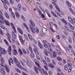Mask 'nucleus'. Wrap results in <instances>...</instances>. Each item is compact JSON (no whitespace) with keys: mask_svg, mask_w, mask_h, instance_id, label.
<instances>
[{"mask_svg":"<svg viewBox=\"0 0 75 75\" xmlns=\"http://www.w3.org/2000/svg\"><path fill=\"white\" fill-rule=\"evenodd\" d=\"M30 24L29 25V27L30 29L33 33H35L36 32L37 33H39V30L37 28H35L34 27L35 26L34 22L31 20H29Z\"/></svg>","mask_w":75,"mask_h":75,"instance_id":"nucleus-1","label":"nucleus"},{"mask_svg":"<svg viewBox=\"0 0 75 75\" xmlns=\"http://www.w3.org/2000/svg\"><path fill=\"white\" fill-rule=\"evenodd\" d=\"M13 59L14 61V62L16 64L17 66L19 67V64H20V62L18 61L17 59L15 57H14L13 58Z\"/></svg>","mask_w":75,"mask_h":75,"instance_id":"nucleus-2","label":"nucleus"},{"mask_svg":"<svg viewBox=\"0 0 75 75\" xmlns=\"http://www.w3.org/2000/svg\"><path fill=\"white\" fill-rule=\"evenodd\" d=\"M52 3L53 5L55 6V8H56L57 10L59 12H60L61 11L60 9H59V7H58V6H57V4H56V3L54 2H53V1H52Z\"/></svg>","mask_w":75,"mask_h":75,"instance_id":"nucleus-3","label":"nucleus"},{"mask_svg":"<svg viewBox=\"0 0 75 75\" xmlns=\"http://www.w3.org/2000/svg\"><path fill=\"white\" fill-rule=\"evenodd\" d=\"M4 69H6L7 72L9 73L10 72V67L6 65L5 66Z\"/></svg>","mask_w":75,"mask_h":75,"instance_id":"nucleus-4","label":"nucleus"},{"mask_svg":"<svg viewBox=\"0 0 75 75\" xmlns=\"http://www.w3.org/2000/svg\"><path fill=\"white\" fill-rule=\"evenodd\" d=\"M26 65L29 67L30 68L32 67V64H31V62H29V61L27 60L26 62Z\"/></svg>","mask_w":75,"mask_h":75,"instance_id":"nucleus-5","label":"nucleus"},{"mask_svg":"<svg viewBox=\"0 0 75 75\" xmlns=\"http://www.w3.org/2000/svg\"><path fill=\"white\" fill-rule=\"evenodd\" d=\"M22 51H23V52L25 54H29L30 53V52L28 50H27V51H26L25 49L24 48H22Z\"/></svg>","mask_w":75,"mask_h":75,"instance_id":"nucleus-6","label":"nucleus"},{"mask_svg":"<svg viewBox=\"0 0 75 75\" xmlns=\"http://www.w3.org/2000/svg\"><path fill=\"white\" fill-rule=\"evenodd\" d=\"M18 37L20 40V41L22 43L23 45H24V40H23V38L22 37V36L20 35H19Z\"/></svg>","mask_w":75,"mask_h":75,"instance_id":"nucleus-7","label":"nucleus"},{"mask_svg":"<svg viewBox=\"0 0 75 75\" xmlns=\"http://www.w3.org/2000/svg\"><path fill=\"white\" fill-rule=\"evenodd\" d=\"M8 61L9 64L10 65H11V62L12 64H14V62L13 61V60L12 59V58H9V59L8 60Z\"/></svg>","mask_w":75,"mask_h":75,"instance_id":"nucleus-8","label":"nucleus"},{"mask_svg":"<svg viewBox=\"0 0 75 75\" xmlns=\"http://www.w3.org/2000/svg\"><path fill=\"white\" fill-rule=\"evenodd\" d=\"M51 46V45L50 44L48 43L47 44V47H48V48L49 51H50L51 52H52V49L50 47Z\"/></svg>","mask_w":75,"mask_h":75,"instance_id":"nucleus-9","label":"nucleus"},{"mask_svg":"<svg viewBox=\"0 0 75 75\" xmlns=\"http://www.w3.org/2000/svg\"><path fill=\"white\" fill-rule=\"evenodd\" d=\"M11 25L12 28L14 30L15 33H17V31H16V28H15V27H14V24H13V23H11Z\"/></svg>","mask_w":75,"mask_h":75,"instance_id":"nucleus-10","label":"nucleus"},{"mask_svg":"<svg viewBox=\"0 0 75 75\" xmlns=\"http://www.w3.org/2000/svg\"><path fill=\"white\" fill-rule=\"evenodd\" d=\"M37 12L38 13H39V14H40L41 15V16L42 17V18H44V17H45L44 14L42 13V12H41V11H40V9H38Z\"/></svg>","mask_w":75,"mask_h":75,"instance_id":"nucleus-11","label":"nucleus"},{"mask_svg":"<svg viewBox=\"0 0 75 75\" xmlns=\"http://www.w3.org/2000/svg\"><path fill=\"white\" fill-rule=\"evenodd\" d=\"M12 35L13 38L15 39H16V35L14 33V31H12Z\"/></svg>","mask_w":75,"mask_h":75,"instance_id":"nucleus-12","label":"nucleus"},{"mask_svg":"<svg viewBox=\"0 0 75 75\" xmlns=\"http://www.w3.org/2000/svg\"><path fill=\"white\" fill-rule=\"evenodd\" d=\"M4 22L6 24V25H8L9 26H10V22H8V20H4Z\"/></svg>","mask_w":75,"mask_h":75,"instance_id":"nucleus-13","label":"nucleus"},{"mask_svg":"<svg viewBox=\"0 0 75 75\" xmlns=\"http://www.w3.org/2000/svg\"><path fill=\"white\" fill-rule=\"evenodd\" d=\"M42 62L45 65L44 66V67L45 68V69H46V70H47V66L46 65H47V63H46L45 62V61L44 60H43L42 61Z\"/></svg>","mask_w":75,"mask_h":75,"instance_id":"nucleus-14","label":"nucleus"},{"mask_svg":"<svg viewBox=\"0 0 75 75\" xmlns=\"http://www.w3.org/2000/svg\"><path fill=\"white\" fill-rule=\"evenodd\" d=\"M47 28H42V30L43 33L44 34H46L47 33Z\"/></svg>","mask_w":75,"mask_h":75,"instance_id":"nucleus-15","label":"nucleus"},{"mask_svg":"<svg viewBox=\"0 0 75 75\" xmlns=\"http://www.w3.org/2000/svg\"><path fill=\"white\" fill-rule=\"evenodd\" d=\"M34 68L36 73L37 74H38V70H37L38 69L37 67L36 66H34Z\"/></svg>","mask_w":75,"mask_h":75,"instance_id":"nucleus-16","label":"nucleus"},{"mask_svg":"<svg viewBox=\"0 0 75 75\" xmlns=\"http://www.w3.org/2000/svg\"><path fill=\"white\" fill-rule=\"evenodd\" d=\"M18 30L19 32L20 33H21V34H23V30H21V28H18Z\"/></svg>","mask_w":75,"mask_h":75,"instance_id":"nucleus-17","label":"nucleus"},{"mask_svg":"<svg viewBox=\"0 0 75 75\" xmlns=\"http://www.w3.org/2000/svg\"><path fill=\"white\" fill-rule=\"evenodd\" d=\"M48 66H49V67H50L51 68H54V65L52 64H51V63L50 62L48 63Z\"/></svg>","mask_w":75,"mask_h":75,"instance_id":"nucleus-18","label":"nucleus"},{"mask_svg":"<svg viewBox=\"0 0 75 75\" xmlns=\"http://www.w3.org/2000/svg\"><path fill=\"white\" fill-rule=\"evenodd\" d=\"M0 72L1 74H2V75L5 74V71H4V70L2 69H0Z\"/></svg>","mask_w":75,"mask_h":75,"instance_id":"nucleus-19","label":"nucleus"},{"mask_svg":"<svg viewBox=\"0 0 75 75\" xmlns=\"http://www.w3.org/2000/svg\"><path fill=\"white\" fill-rule=\"evenodd\" d=\"M1 62L2 64H4V59L3 57L1 58Z\"/></svg>","mask_w":75,"mask_h":75,"instance_id":"nucleus-20","label":"nucleus"},{"mask_svg":"<svg viewBox=\"0 0 75 75\" xmlns=\"http://www.w3.org/2000/svg\"><path fill=\"white\" fill-rule=\"evenodd\" d=\"M53 56L54 58H57V53L55 51H54L53 52Z\"/></svg>","mask_w":75,"mask_h":75,"instance_id":"nucleus-21","label":"nucleus"},{"mask_svg":"<svg viewBox=\"0 0 75 75\" xmlns=\"http://www.w3.org/2000/svg\"><path fill=\"white\" fill-rule=\"evenodd\" d=\"M43 42L45 43V44H44V46L45 47V48H47V44L45 43H46V42H47V41H46V40H43Z\"/></svg>","mask_w":75,"mask_h":75,"instance_id":"nucleus-22","label":"nucleus"},{"mask_svg":"<svg viewBox=\"0 0 75 75\" xmlns=\"http://www.w3.org/2000/svg\"><path fill=\"white\" fill-rule=\"evenodd\" d=\"M13 53L14 55H17L18 54L17 50H14L13 51Z\"/></svg>","mask_w":75,"mask_h":75,"instance_id":"nucleus-23","label":"nucleus"},{"mask_svg":"<svg viewBox=\"0 0 75 75\" xmlns=\"http://www.w3.org/2000/svg\"><path fill=\"white\" fill-rule=\"evenodd\" d=\"M51 13L53 16H54V17H58V16H57V15L53 11H51Z\"/></svg>","mask_w":75,"mask_h":75,"instance_id":"nucleus-24","label":"nucleus"},{"mask_svg":"<svg viewBox=\"0 0 75 75\" xmlns=\"http://www.w3.org/2000/svg\"><path fill=\"white\" fill-rule=\"evenodd\" d=\"M28 35L29 38L30 39V40L31 41H33V37H32V36H31V35L30 34H28Z\"/></svg>","mask_w":75,"mask_h":75,"instance_id":"nucleus-25","label":"nucleus"},{"mask_svg":"<svg viewBox=\"0 0 75 75\" xmlns=\"http://www.w3.org/2000/svg\"><path fill=\"white\" fill-rule=\"evenodd\" d=\"M7 51H11V46L10 45L8 47V48L7 50Z\"/></svg>","mask_w":75,"mask_h":75,"instance_id":"nucleus-26","label":"nucleus"},{"mask_svg":"<svg viewBox=\"0 0 75 75\" xmlns=\"http://www.w3.org/2000/svg\"><path fill=\"white\" fill-rule=\"evenodd\" d=\"M4 14L6 17L7 18H9L10 17H9V15L8 14V13H7V12H5L4 13Z\"/></svg>","mask_w":75,"mask_h":75,"instance_id":"nucleus-27","label":"nucleus"},{"mask_svg":"<svg viewBox=\"0 0 75 75\" xmlns=\"http://www.w3.org/2000/svg\"><path fill=\"white\" fill-rule=\"evenodd\" d=\"M68 24L69 27H70V28H71V29H72V30H74V28L73 26H72V25L70 23H68Z\"/></svg>","mask_w":75,"mask_h":75,"instance_id":"nucleus-28","label":"nucleus"},{"mask_svg":"<svg viewBox=\"0 0 75 75\" xmlns=\"http://www.w3.org/2000/svg\"><path fill=\"white\" fill-rule=\"evenodd\" d=\"M5 67V66H4V65H3L2 64H0V68L1 69H4Z\"/></svg>","mask_w":75,"mask_h":75,"instance_id":"nucleus-29","label":"nucleus"},{"mask_svg":"<svg viewBox=\"0 0 75 75\" xmlns=\"http://www.w3.org/2000/svg\"><path fill=\"white\" fill-rule=\"evenodd\" d=\"M15 14L16 15V17H18V18H19V17H20V15H19V13H18L17 12H15Z\"/></svg>","mask_w":75,"mask_h":75,"instance_id":"nucleus-30","label":"nucleus"},{"mask_svg":"<svg viewBox=\"0 0 75 75\" xmlns=\"http://www.w3.org/2000/svg\"><path fill=\"white\" fill-rule=\"evenodd\" d=\"M18 51H19V52L20 54V55L21 56L22 55V54H23V52H22L21 50L20 49H19Z\"/></svg>","mask_w":75,"mask_h":75,"instance_id":"nucleus-31","label":"nucleus"},{"mask_svg":"<svg viewBox=\"0 0 75 75\" xmlns=\"http://www.w3.org/2000/svg\"><path fill=\"white\" fill-rule=\"evenodd\" d=\"M8 2H7V1L6 0H4L2 2L4 4H6Z\"/></svg>","mask_w":75,"mask_h":75,"instance_id":"nucleus-32","label":"nucleus"},{"mask_svg":"<svg viewBox=\"0 0 75 75\" xmlns=\"http://www.w3.org/2000/svg\"><path fill=\"white\" fill-rule=\"evenodd\" d=\"M69 9L70 11H71V13L72 14H75V13L74 12V11H73V10L72 9V8H70Z\"/></svg>","mask_w":75,"mask_h":75,"instance_id":"nucleus-33","label":"nucleus"},{"mask_svg":"<svg viewBox=\"0 0 75 75\" xmlns=\"http://www.w3.org/2000/svg\"><path fill=\"white\" fill-rule=\"evenodd\" d=\"M66 3L67 5H68V6H69L70 7H71V6H72V4H71L70 2H66Z\"/></svg>","mask_w":75,"mask_h":75,"instance_id":"nucleus-34","label":"nucleus"},{"mask_svg":"<svg viewBox=\"0 0 75 75\" xmlns=\"http://www.w3.org/2000/svg\"><path fill=\"white\" fill-rule=\"evenodd\" d=\"M62 21L64 23H65L66 24H67V25L68 24V23H67V21H65V19L62 18Z\"/></svg>","mask_w":75,"mask_h":75,"instance_id":"nucleus-35","label":"nucleus"},{"mask_svg":"<svg viewBox=\"0 0 75 75\" xmlns=\"http://www.w3.org/2000/svg\"><path fill=\"white\" fill-rule=\"evenodd\" d=\"M42 70L43 71L42 72H41V73H42V72H44V73L45 74V75H47V71H44V69H42Z\"/></svg>","mask_w":75,"mask_h":75,"instance_id":"nucleus-36","label":"nucleus"},{"mask_svg":"<svg viewBox=\"0 0 75 75\" xmlns=\"http://www.w3.org/2000/svg\"><path fill=\"white\" fill-rule=\"evenodd\" d=\"M35 64H36V65H37V66H38L39 68H41V66L39 65V64L38 63H37V62H35Z\"/></svg>","mask_w":75,"mask_h":75,"instance_id":"nucleus-37","label":"nucleus"},{"mask_svg":"<svg viewBox=\"0 0 75 75\" xmlns=\"http://www.w3.org/2000/svg\"><path fill=\"white\" fill-rule=\"evenodd\" d=\"M24 36L25 38L27 40V41H29V39H28V37H27V35L26 34H24Z\"/></svg>","mask_w":75,"mask_h":75,"instance_id":"nucleus-38","label":"nucleus"},{"mask_svg":"<svg viewBox=\"0 0 75 75\" xmlns=\"http://www.w3.org/2000/svg\"><path fill=\"white\" fill-rule=\"evenodd\" d=\"M29 50H30L31 52H33V50H32V47H31L29 46Z\"/></svg>","mask_w":75,"mask_h":75,"instance_id":"nucleus-39","label":"nucleus"},{"mask_svg":"<svg viewBox=\"0 0 75 75\" xmlns=\"http://www.w3.org/2000/svg\"><path fill=\"white\" fill-rule=\"evenodd\" d=\"M64 68L65 71H67V69H68V65H65L64 66Z\"/></svg>","mask_w":75,"mask_h":75,"instance_id":"nucleus-40","label":"nucleus"},{"mask_svg":"<svg viewBox=\"0 0 75 75\" xmlns=\"http://www.w3.org/2000/svg\"><path fill=\"white\" fill-rule=\"evenodd\" d=\"M49 7L50 10H52L53 6H52V5L50 4L49 5Z\"/></svg>","mask_w":75,"mask_h":75,"instance_id":"nucleus-41","label":"nucleus"},{"mask_svg":"<svg viewBox=\"0 0 75 75\" xmlns=\"http://www.w3.org/2000/svg\"><path fill=\"white\" fill-rule=\"evenodd\" d=\"M6 35L8 37V38H11V35L9 33H6Z\"/></svg>","mask_w":75,"mask_h":75,"instance_id":"nucleus-42","label":"nucleus"},{"mask_svg":"<svg viewBox=\"0 0 75 75\" xmlns=\"http://www.w3.org/2000/svg\"><path fill=\"white\" fill-rule=\"evenodd\" d=\"M4 41L7 46H8V45H9V44H8V42H7V41L6 40H4Z\"/></svg>","mask_w":75,"mask_h":75,"instance_id":"nucleus-43","label":"nucleus"},{"mask_svg":"<svg viewBox=\"0 0 75 75\" xmlns=\"http://www.w3.org/2000/svg\"><path fill=\"white\" fill-rule=\"evenodd\" d=\"M0 23H2V24H4V19H0Z\"/></svg>","mask_w":75,"mask_h":75,"instance_id":"nucleus-44","label":"nucleus"},{"mask_svg":"<svg viewBox=\"0 0 75 75\" xmlns=\"http://www.w3.org/2000/svg\"><path fill=\"white\" fill-rule=\"evenodd\" d=\"M15 69L18 72H19V73H21V71H20V70L19 69H18L17 68H16Z\"/></svg>","mask_w":75,"mask_h":75,"instance_id":"nucleus-45","label":"nucleus"},{"mask_svg":"<svg viewBox=\"0 0 75 75\" xmlns=\"http://www.w3.org/2000/svg\"><path fill=\"white\" fill-rule=\"evenodd\" d=\"M0 34L2 35H4V33H3V31H2V30H1V29H0Z\"/></svg>","mask_w":75,"mask_h":75,"instance_id":"nucleus-46","label":"nucleus"},{"mask_svg":"<svg viewBox=\"0 0 75 75\" xmlns=\"http://www.w3.org/2000/svg\"><path fill=\"white\" fill-rule=\"evenodd\" d=\"M11 13L12 14V16L13 17L14 19H15L16 18L15 17V15H14V13L13 12H11Z\"/></svg>","mask_w":75,"mask_h":75,"instance_id":"nucleus-47","label":"nucleus"},{"mask_svg":"<svg viewBox=\"0 0 75 75\" xmlns=\"http://www.w3.org/2000/svg\"><path fill=\"white\" fill-rule=\"evenodd\" d=\"M9 1L11 4H14V0H9Z\"/></svg>","mask_w":75,"mask_h":75,"instance_id":"nucleus-48","label":"nucleus"},{"mask_svg":"<svg viewBox=\"0 0 75 75\" xmlns=\"http://www.w3.org/2000/svg\"><path fill=\"white\" fill-rule=\"evenodd\" d=\"M0 19H2V20H4V18L2 15H1V14H0Z\"/></svg>","mask_w":75,"mask_h":75,"instance_id":"nucleus-49","label":"nucleus"},{"mask_svg":"<svg viewBox=\"0 0 75 75\" xmlns=\"http://www.w3.org/2000/svg\"><path fill=\"white\" fill-rule=\"evenodd\" d=\"M20 62L23 67H24L25 66V64H24V63H23V62L21 61V60H20Z\"/></svg>","mask_w":75,"mask_h":75,"instance_id":"nucleus-50","label":"nucleus"},{"mask_svg":"<svg viewBox=\"0 0 75 75\" xmlns=\"http://www.w3.org/2000/svg\"><path fill=\"white\" fill-rule=\"evenodd\" d=\"M68 40L69 41V42L70 43L72 42V39H71V38H69L68 39Z\"/></svg>","mask_w":75,"mask_h":75,"instance_id":"nucleus-51","label":"nucleus"},{"mask_svg":"<svg viewBox=\"0 0 75 75\" xmlns=\"http://www.w3.org/2000/svg\"><path fill=\"white\" fill-rule=\"evenodd\" d=\"M21 17L22 18L23 20V21H25V18H24V16L21 15Z\"/></svg>","mask_w":75,"mask_h":75,"instance_id":"nucleus-52","label":"nucleus"},{"mask_svg":"<svg viewBox=\"0 0 75 75\" xmlns=\"http://www.w3.org/2000/svg\"><path fill=\"white\" fill-rule=\"evenodd\" d=\"M30 55L31 57H35V55H34V53H33V52H31Z\"/></svg>","mask_w":75,"mask_h":75,"instance_id":"nucleus-53","label":"nucleus"},{"mask_svg":"<svg viewBox=\"0 0 75 75\" xmlns=\"http://www.w3.org/2000/svg\"><path fill=\"white\" fill-rule=\"evenodd\" d=\"M38 49V48L37 47L33 49V50L34 52H35V51H37V49Z\"/></svg>","mask_w":75,"mask_h":75,"instance_id":"nucleus-54","label":"nucleus"},{"mask_svg":"<svg viewBox=\"0 0 75 75\" xmlns=\"http://www.w3.org/2000/svg\"><path fill=\"white\" fill-rule=\"evenodd\" d=\"M22 9L24 11H26L27 10L26 9V8H25V7L24 6L23 7Z\"/></svg>","mask_w":75,"mask_h":75,"instance_id":"nucleus-55","label":"nucleus"},{"mask_svg":"<svg viewBox=\"0 0 75 75\" xmlns=\"http://www.w3.org/2000/svg\"><path fill=\"white\" fill-rule=\"evenodd\" d=\"M13 10H15V11H17L18 10L17 9V8L16 7H13Z\"/></svg>","mask_w":75,"mask_h":75,"instance_id":"nucleus-56","label":"nucleus"},{"mask_svg":"<svg viewBox=\"0 0 75 75\" xmlns=\"http://www.w3.org/2000/svg\"><path fill=\"white\" fill-rule=\"evenodd\" d=\"M39 45L40 48H41V49H42V44H40Z\"/></svg>","mask_w":75,"mask_h":75,"instance_id":"nucleus-57","label":"nucleus"},{"mask_svg":"<svg viewBox=\"0 0 75 75\" xmlns=\"http://www.w3.org/2000/svg\"><path fill=\"white\" fill-rule=\"evenodd\" d=\"M58 64L59 65H60V66H62V65H63V64H62V63L60 62H58Z\"/></svg>","mask_w":75,"mask_h":75,"instance_id":"nucleus-58","label":"nucleus"},{"mask_svg":"<svg viewBox=\"0 0 75 75\" xmlns=\"http://www.w3.org/2000/svg\"><path fill=\"white\" fill-rule=\"evenodd\" d=\"M22 60L23 61V62H24V63H25L27 61H26V60H25V59H22Z\"/></svg>","mask_w":75,"mask_h":75,"instance_id":"nucleus-59","label":"nucleus"},{"mask_svg":"<svg viewBox=\"0 0 75 75\" xmlns=\"http://www.w3.org/2000/svg\"><path fill=\"white\" fill-rule=\"evenodd\" d=\"M49 75H52V72L51 71H49Z\"/></svg>","mask_w":75,"mask_h":75,"instance_id":"nucleus-60","label":"nucleus"},{"mask_svg":"<svg viewBox=\"0 0 75 75\" xmlns=\"http://www.w3.org/2000/svg\"><path fill=\"white\" fill-rule=\"evenodd\" d=\"M50 24L51 27H52L54 25V24L52 22H50Z\"/></svg>","mask_w":75,"mask_h":75,"instance_id":"nucleus-61","label":"nucleus"},{"mask_svg":"<svg viewBox=\"0 0 75 75\" xmlns=\"http://www.w3.org/2000/svg\"><path fill=\"white\" fill-rule=\"evenodd\" d=\"M57 59L58 61H61V59L59 57H57Z\"/></svg>","mask_w":75,"mask_h":75,"instance_id":"nucleus-62","label":"nucleus"},{"mask_svg":"<svg viewBox=\"0 0 75 75\" xmlns=\"http://www.w3.org/2000/svg\"><path fill=\"white\" fill-rule=\"evenodd\" d=\"M18 7V10H19V11H20V10H21V6H20Z\"/></svg>","mask_w":75,"mask_h":75,"instance_id":"nucleus-63","label":"nucleus"},{"mask_svg":"<svg viewBox=\"0 0 75 75\" xmlns=\"http://www.w3.org/2000/svg\"><path fill=\"white\" fill-rule=\"evenodd\" d=\"M9 10L10 12H11H11H13V11H12V8H9Z\"/></svg>","mask_w":75,"mask_h":75,"instance_id":"nucleus-64","label":"nucleus"}]
</instances>
